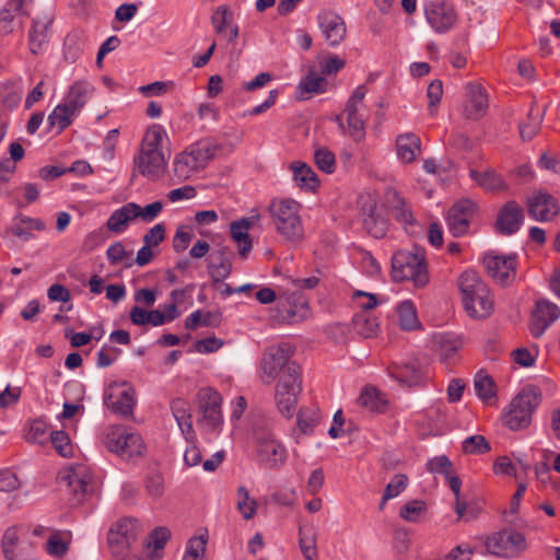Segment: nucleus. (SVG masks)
Listing matches in <instances>:
<instances>
[{"mask_svg": "<svg viewBox=\"0 0 560 560\" xmlns=\"http://www.w3.org/2000/svg\"><path fill=\"white\" fill-rule=\"evenodd\" d=\"M407 476L402 474H398L394 477L393 481L389 482L384 491V501H388L395 497H397L401 491H404L407 487Z\"/></svg>", "mask_w": 560, "mask_h": 560, "instance_id": "774afa93", "label": "nucleus"}, {"mask_svg": "<svg viewBox=\"0 0 560 560\" xmlns=\"http://www.w3.org/2000/svg\"><path fill=\"white\" fill-rule=\"evenodd\" d=\"M392 277L395 281L411 280L423 287L429 281L424 250L417 246L413 250H398L392 258Z\"/></svg>", "mask_w": 560, "mask_h": 560, "instance_id": "39448f33", "label": "nucleus"}, {"mask_svg": "<svg viewBox=\"0 0 560 560\" xmlns=\"http://www.w3.org/2000/svg\"><path fill=\"white\" fill-rule=\"evenodd\" d=\"M399 326L402 330H413L421 327L413 303L409 300L401 302L397 307Z\"/></svg>", "mask_w": 560, "mask_h": 560, "instance_id": "473e14b6", "label": "nucleus"}, {"mask_svg": "<svg viewBox=\"0 0 560 560\" xmlns=\"http://www.w3.org/2000/svg\"><path fill=\"white\" fill-rule=\"evenodd\" d=\"M192 237H194V233H192V230L190 226H188V225L179 226L175 233L174 238H173V249L176 253L184 252L188 247Z\"/></svg>", "mask_w": 560, "mask_h": 560, "instance_id": "0e129e2a", "label": "nucleus"}, {"mask_svg": "<svg viewBox=\"0 0 560 560\" xmlns=\"http://www.w3.org/2000/svg\"><path fill=\"white\" fill-rule=\"evenodd\" d=\"M135 166L139 173L151 179L160 178L166 168V159L162 151L141 149L135 158Z\"/></svg>", "mask_w": 560, "mask_h": 560, "instance_id": "f3484780", "label": "nucleus"}, {"mask_svg": "<svg viewBox=\"0 0 560 560\" xmlns=\"http://www.w3.org/2000/svg\"><path fill=\"white\" fill-rule=\"evenodd\" d=\"M425 509L427 504L424 501L411 500L400 508L399 516L407 522L416 523Z\"/></svg>", "mask_w": 560, "mask_h": 560, "instance_id": "09e8293b", "label": "nucleus"}, {"mask_svg": "<svg viewBox=\"0 0 560 560\" xmlns=\"http://www.w3.org/2000/svg\"><path fill=\"white\" fill-rule=\"evenodd\" d=\"M24 0H10L0 11V33L11 34L14 31V19L22 15Z\"/></svg>", "mask_w": 560, "mask_h": 560, "instance_id": "7c9ffc66", "label": "nucleus"}, {"mask_svg": "<svg viewBox=\"0 0 560 560\" xmlns=\"http://www.w3.org/2000/svg\"><path fill=\"white\" fill-rule=\"evenodd\" d=\"M317 21L329 47H337L343 42L347 35V26L339 14L324 10L318 13Z\"/></svg>", "mask_w": 560, "mask_h": 560, "instance_id": "4468645a", "label": "nucleus"}, {"mask_svg": "<svg viewBox=\"0 0 560 560\" xmlns=\"http://www.w3.org/2000/svg\"><path fill=\"white\" fill-rule=\"evenodd\" d=\"M491 450L489 442L482 435H471L464 440L463 451L466 454H486Z\"/></svg>", "mask_w": 560, "mask_h": 560, "instance_id": "3c124183", "label": "nucleus"}, {"mask_svg": "<svg viewBox=\"0 0 560 560\" xmlns=\"http://www.w3.org/2000/svg\"><path fill=\"white\" fill-rule=\"evenodd\" d=\"M523 221V209L515 201H508L498 213L495 230L502 235H512L520 230Z\"/></svg>", "mask_w": 560, "mask_h": 560, "instance_id": "aec40b11", "label": "nucleus"}, {"mask_svg": "<svg viewBox=\"0 0 560 560\" xmlns=\"http://www.w3.org/2000/svg\"><path fill=\"white\" fill-rule=\"evenodd\" d=\"M347 124L349 129V135L355 140L360 141L364 138V120L361 114H349L347 115Z\"/></svg>", "mask_w": 560, "mask_h": 560, "instance_id": "69168bd1", "label": "nucleus"}, {"mask_svg": "<svg viewBox=\"0 0 560 560\" xmlns=\"http://www.w3.org/2000/svg\"><path fill=\"white\" fill-rule=\"evenodd\" d=\"M483 265L488 275L502 285H508L515 279L516 259L514 255H487L483 258Z\"/></svg>", "mask_w": 560, "mask_h": 560, "instance_id": "2eb2a0df", "label": "nucleus"}, {"mask_svg": "<svg viewBox=\"0 0 560 560\" xmlns=\"http://www.w3.org/2000/svg\"><path fill=\"white\" fill-rule=\"evenodd\" d=\"M362 224L364 230L375 238H382L386 235L387 222L376 213V201L370 195L360 196L358 200Z\"/></svg>", "mask_w": 560, "mask_h": 560, "instance_id": "ddd939ff", "label": "nucleus"}, {"mask_svg": "<svg viewBox=\"0 0 560 560\" xmlns=\"http://www.w3.org/2000/svg\"><path fill=\"white\" fill-rule=\"evenodd\" d=\"M320 416L317 408H301L298 412V425L304 433L313 432V429L319 422Z\"/></svg>", "mask_w": 560, "mask_h": 560, "instance_id": "37998d69", "label": "nucleus"}, {"mask_svg": "<svg viewBox=\"0 0 560 560\" xmlns=\"http://www.w3.org/2000/svg\"><path fill=\"white\" fill-rule=\"evenodd\" d=\"M389 374L393 378L407 386L417 385L421 381V372L418 363L415 361L393 368Z\"/></svg>", "mask_w": 560, "mask_h": 560, "instance_id": "2f4dec72", "label": "nucleus"}, {"mask_svg": "<svg viewBox=\"0 0 560 560\" xmlns=\"http://www.w3.org/2000/svg\"><path fill=\"white\" fill-rule=\"evenodd\" d=\"M59 482L72 493V504L81 503L91 489V474L84 465L72 466L59 474Z\"/></svg>", "mask_w": 560, "mask_h": 560, "instance_id": "f8f14e48", "label": "nucleus"}, {"mask_svg": "<svg viewBox=\"0 0 560 560\" xmlns=\"http://www.w3.org/2000/svg\"><path fill=\"white\" fill-rule=\"evenodd\" d=\"M232 252L228 246H220L211 252L208 257L209 273L214 283L226 279L232 271L231 256Z\"/></svg>", "mask_w": 560, "mask_h": 560, "instance_id": "5701e85b", "label": "nucleus"}, {"mask_svg": "<svg viewBox=\"0 0 560 560\" xmlns=\"http://www.w3.org/2000/svg\"><path fill=\"white\" fill-rule=\"evenodd\" d=\"M440 357L442 361H450L454 358L460 347V341L453 335L443 334L439 337Z\"/></svg>", "mask_w": 560, "mask_h": 560, "instance_id": "c03bdc74", "label": "nucleus"}, {"mask_svg": "<svg viewBox=\"0 0 560 560\" xmlns=\"http://www.w3.org/2000/svg\"><path fill=\"white\" fill-rule=\"evenodd\" d=\"M220 149V145L210 139H202L192 143L176 155L173 163L175 176L179 180L189 179L203 170L217 156Z\"/></svg>", "mask_w": 560, "mask_h": 560, "instance_id": "20e7f679", "label": "nucleus"}, {"mask_svg": "<svg viewBox=\"0 0 560 560\" xmlns=\"http://www.w3.org/2000/svg\"><path fill=\"white\" fill-rule=\"evenodd\" d=\"M237 497V510L245 520H250L256 513V501L249 498L248 490L243 486L238 487Z\"/></svg>", "mask_w": 560, "mask_h": 560, "instance_id": "49530a36", "label": "nucleus"}, {"mask_svg": "<svg viewBox=\"0 0 560 560\" xmlns=\"http://www.w3.org/2000/svg\"><path fill=\"white\" fill-rule=\"evenodd\" d=\"M327 80L324 74H318L317 71L311 68L305 78L300 82L299 88L306 93H324L327 88Z\"/></svg>", "mask_w": 560, "mask_h": 560, "instance_id": "4c0bfd02", "label": "nucleus"}, {"mask_svg": "<svg viewBox=\"0 0 560 560\" xmlns=\"http://www.w3.org/2000/svg\"><path fill=\"white\" fill-rule=\"evenodd\" d=\"M358 402L360 406L371 411H381L385 405V400L381 397V393L373 386H366L361 392Z\"/></svg>", "mask_w": 560, "mask_h": 560, "instance_id": "a19ab883", "label": "nucleus"}, {"mask_svg": "<svg viewBox=\"0 0 560 560\" xmlns=\"http://www.w3.org/2000/svg\"><path fill=\"white\" fill-rule=\"evenodd\" d=\"M295 347L282 342L267 348L260 362L261 381L275 387V402L278 411L287 419L293 418L302 393V369L292 360Z\"/></svg>", "mask_w": 560, "mask_h": 560, "instance_id": "f257e3e1", "label": "nucleus"}, {"mask_svg": "<svg viewBox=\"0 0 560 560\" xmlns=\"http://www.w3.org/2000/svg\"><path fill=\"white\" fill-rule=\"evenodd\" d=\"M560 308L546 300L537 301L532 313L530 332L533 337L539 338L545 330L559 318Z\"/></svg>", "mask_w": 560, "mask_h": 560, "instance_id": "a211bd4d", "label": "nucleus"}, {"mask_svg": "<svg viewBox=\"0 0 560 560\" xmlns=\"http://www.w3.org/2000/svg\"><path fill=\"white\" fill-rule=\"evenodd\" d=\"M104 445L122 459H131L143 455L144 443L140 434L128 432L125 427L115 425L107 430L104 435Z\"/></svg>", "mask_w": 560, "mask_h": 560, "instance_id": "0eeeda50", "label": "nucleus"}, {"mask_svg": "<svg viewBox=\"0 0 560 560\" xmlns=\"http://www.w3.org/2000/svg\"><path fill=\"white\" fill-rule=\"evenodd\" d=\"M291 167L296 185L306 191H315L319 186V180L312 167L301 162L292 164Z\"/></svg>", "mask_w": 560, "mask_h": 560, "instance_id": "c756f323", "label": "nucleus"}, {"mask_svg": "<svg viewBox=\"0 0 560 560\" xmlns=\"http://www.w3.org/2000/svg\"><path fill=\"white\" fill-rule=\"evenodd\" d=\"M256 455L258 463L266 468L276 469L287 462V450L271 432H256Z\"/></svg>", "mask_w": 560, "mask_h": 560, "instance_id": "1a4fd4ad", "label": "nucleus"}, {"mask_svg": "<svg viewBox=\"0 0 560 560\" xmlns=\"http://www.w3.org/2000/svg\"><path fill=\"white\" fill-rule=\"evenodd\" d=\"M427 95L429 98L428 110L430 115L434 116L436 114V106L441 102L443 95V83L441 80H433L427 91Z\"/></svg>", "mask_w": 560, "mask_h": 560, "instance_id": "680f3d73", "label": "nucleus"}, {"mask_svg": "<svg viewBox=\"0 0 560 560\" xmlns=\"http://www.w3.org/2000/svg\"><path fill=\"white\" fill-rule=\"evenodd\" d=\"M299 545L305 560H314L317 557L315 536H305L301 527L299 529Z\"/></svg>", "mask_w": 560, "mask_h": 560, "instance_id": "052dcab7", "label": "nucleus"}, {"mask_svg": "<svg viewBox=\"0 0 560 560\" xmlns=\"http://www.w3.org/2000/svg\"><path fill=\"white\" fill-rule=\"evenodd\" d=\"M232 14L224 5L219 7L212 14L211 23L217 33H223V31L231 24Z\"/></svg>", "mask_w": 560, "mask_h": 560, "instance_id": "338daca9", "label": "nucleus"}, {"mask_svg": "<svg viewBox=\"0 0 560 560\" xmlns=\"http://www.w3.org/2000/svg\"><path fill=\"white\" fill-rule=\"evenodd\" d=\"M18 542V529L15 527H9L4 532L1 540L2 551L7 560H19L14 552V548L16 547Z\"/></svg>", "mask_w": 560, "mask_h": 560, "instance_id": "603ef678", "label": "nucleus"}, {"mask_svg": "<svg viewBox=\"0 0 560 560\" xmlns=\"http://www.w3.org/2000/svg\"><path fill=\"white\" fill-rule=\"evenodd\" d=\"M470 176L478 183L479 186L487 190L499 191L508 188L503 178L493 171L479 173L471 171Z\"/></svg>", "mask_w": 560, "mask_h": 560, "instance_id": "f704fd0d", "label": "nucleus"}, {"mask_svg": "<svg viewBox=\"0 0 560 560\" xmlns=\"http://www.w3.org/2000/svg\"><path fill=\"white\" fill-rule=\"evenodd\" d=\"M138 520L124 518L113 526L107 536L108 547L115 557H124L133 551L141 534Z\"/></svg>", "mask_w": 560, "mask_h": 560, "instance_id": "6e6552de", "label": "nucleus"}, {"mask_svg": "<svg viewBox=\"0 0 560 560\" xmlns=\"http://www.w3.org/2000/svg\"><path fill=\"white\" fill-rule=\"evenodd\" d=\"M397 155L405 163H411L421 152V141L415 133L400 135L396 140Z\"/></svg>", "mask_w": 560, "mask_h": 560, "instance_id": "c85d7f7f", "label": "nucleus"}, {"mask_svg": "<svg viewBox=\"0 0 560 560\" xmlns=\"http://www.w3.org/2000/svg\"><path fill=\"white\" fill-rule=\"evenodd\" d=\"M394 219L401 224H413L415 218L411 210L407 207L406 201L396 196V203L392 207Z\"/></svg>", "mask_w": 560, "mask_h": 560, "instance_id": "13d9d810", "label": "nucleus"}, {"mask_svg": "<svg viewBox=\"0 0 560 560\" xmlns=\"http://www.w3.org/2000/svg\"><path fill=\"white\" fill-rule=\"evenodd\" d=\"M464 308L476 319H485L493 312V300L487 284L477 272L464 271L458 278Z\"/></svg>", "mask_w": 560, "mask_h": 560, "instance_id": "f03ea898", "label": "nucleus"}, {"mask_svg": "<svg viewBox=\"0 0 560 560\" xmlns=\"http://www.w3.org/2000/svg\"><path fill=\"white\" fill-rule=\"evenodd\" d=\"M170 537L171 532L166 527H156L150 533L143 545L147 548L153 546L155 550L163 549Z\"/></svg>", "mask_w": 560, "mask_h": 560, "instance_id": "bf43d9fd", "label": "nucleus"}, {"mask_svg": "<svg viewBox=\"0 0 560 560\" xmlns=\"http://www.w3.org/2000/svg\"><path fill=\"white\" fill-rule=\"evenodd\" d=\"M45 229L46 225L43 220L20 213L14 217L8 231L22 241H28L33 237V231H44Z\"/></svg>", "mask_w": 560, "mask_h": 560, "instance_id": "a878e982", "label": "nucleus"}, {"mask_svg": "<svg viewBox=\"0 0 560 560\" xmlns=\"http://www.w3.org/2000/svg\"><path fill=\"white\" fill-rule=\"evenodd\" d=\"M427 469L432 474L450 477L453 474V464L445 455L435 456L427 463Z\"/></svg>", "mask_w": 560, "mask_h": 560, "instance_id": "4d7b16f0", "label": "nucleus"}, {"mask_svg": "<svg viewBox=\"0 0 560 560\" xmlns=\"http://www.w3.org/2000/svg\"><path fill=\"white\" fill-rule=\"evenodd\" d=\"M542 114L533 106L527 115V120L518 125L520 136L524 141H530L540 130Z\"/></svg>", "mask_w": 560, "mask_h": 560, "instance_id": "72a5a7b5", "label": "nucleus"}, {"mask_svg": "<svg viewBox=\"0 0 560 560\" xmlns=\"http://www.w3.org/2000/svg\"><path fill=\"white\" fill-rule=\"evenodd\" d=\"M486 547L492 555L511 558L525 550L526 539L521 532L503 529L488 537Z\"/></svg>", "mask_w": 560, "mask_h": 560, "instance_id": "9d476101", "label": "nucleus"}, {"mask_svg": "<svg viewBox=\"0 0 560 560\" xmlns=\"http://www.w3.org/2000/svg\"><path fill=\"white\" fill-rule=\"evenodd\" d=\"M474 386L477 396L483 401H487L497 395V386L493 378L490 375L485 374L482 371L476 374Z\"/></svg>", "mask_w": 560, "mask_h": 560, "instance_id": "e433bc0d", "label": "nucleus"}, {"mask_svg": "<svg viewBox=\"0 0 560 560\" xmlns=\"http://www.w3.org/2000/svg\"><path fill=\"white\" fill-rule=\"evenodd\" d=\"M130 208L133 211L132 215L135 217V219L141 218V220L144 222H151L162 211L163 202L154 201V202L145 206L144 208H142L141 206H139L136 202H131Z\"/></svg>", "mask_w": 560, "mask_h": 560, "instance_id": "de8ad7c7", "label": "nucleus"}, {"mask_svg": "<svg viewBox=\"0 0 560 560\" xmlns=\"http://www.w3.org/2000/svg\"><path fill=\"white\" fill-rule=\"evenodd\" d=\"M74 112L69 108L65 103L56 106L52 113L48 116V124L50 127L57 126L59 132L63 131L71 122Z\"/></svg>", "mask_w": 560, "mask_h": 560, "instance_id": "ea45409f", "label": "nucleus"}, {"mask_svg": "<svg viewBox=\"0 0 560 560\" xmlns=\"http://www.w3.org/2000/svg\"><path fill=\"white\" fill-rule=\"evenodd\" d=\"M354 326L359 334L365 338L373 337L378 331V323L375 317L365 314H358L354 317Z\"/></svg>", "mask_w": 560, "mask_h": 560, "instance_id": "8fccbe9b", "label": "nucleus"}, {"mask_svg": "<svg viewBox=\"0 0 560 560\" xmlns=\"http://www.w3.org/2000/svg\"><path fill=\"white\" fill-rule=\"evenodd\" d=\"M542 393L536 385L525 386L509 404L502 420L512 431L526 429L532 423L533 413L541 402Z\"/></svg>", "mask_w": 560, "mask_h": 560, "instance_id": "7ed1b4c3", "label": "nucleus"}, {"mask_svg": "<svg viewBox=\"0 0 560 560\" xmlns=\"http://www.w3.org/2000/svg\"><path fill=\"white\" fill-rule=\"evenodd\" d=\"M448 481L450 488L455 495V506L454 510L459 517H465L469 515L470 518L475 517L472 513H470L467 509L465 502L460 501V487L462 480L457 476L450 475V477H445Z\"/></svg>", "mask_w": 560, "mask_h": 560, "instance_id": "a18cd8bd", "label": "nucleus"}, {"mask_svg": "<svg viewBox=\"0 0 560 560\" xmlns=\"http://www.w3.org/2000/svg\"><path fill=\"white\" fill-rule=\"evenodd\" d=\"M253 224L252 219L242 218L230 224L231 237L238 244V254L246 258L253 248V242L249 237V229Z\"/></svg>", "mask_w": 560, "mask_h": 560, "instance_id": "393cba45", "label": "nucleus"}, {"mask_svg": "<svg viewBox=\"0 0 560 560\" xmlns=\"http://www.w3.org/2000/svg\"><path fill=\"white\" fill-rule=\"evenodd\" d=\"M300 205L290 199L273 200L269 206L277 231L289 242L303 240L304 230L299 214Z\"/></svg>", "mask_w": 560, "mask_h": 560, "instance_id": "423d86ee", "label": "nucleus"}, {"mask_svg": "<svg viewBox=\"0 0 560 560\" xmlns=\"http://www.w3.org/2000/svg\"><path fill=\"white\" fill-rule=\"evenodd\" d=\"M425 19L438 33L450 31L456 21L454 9L442 2H430L425 5Z\"/></svg>", "mask_w": 560, "mask_h": 560, "instance_id": "6ab92c4d", "label": "nucleus"}, {"mask_svg": "<svg viewBox=\"0 0 560 560\" xmlns=\"http://www.w3.org/2000/svg\"><path fill=\"white\" fill-rule=\"evenodd\" d=\"M135 394L132 387L125 388L117 395L108 393L105 394L104 402L113 412L129 418L133 415L136 405Z\"/></svg>", "mask_w": 560, "mask_h": 560, "instance_id": "b1692460", "label": "nucleus"}, {"mask_svg": "<svg viewBox=\"0 0 560 560\" xmlns=\"http://www.w3.org/2000/svg\"><path fill=\"white\" fill-rule=\"evenodd\" d=\"M50 440L56 451L63 457L72 454L70 439L65 431H55L50 434Z\"/></svg>", "mask_w": 560, "mask_h": 560, "instance_id": "e2e57ef3", "label": "nucleus"}, {"mask_svg": "<svg viewBox=\"0 0 560 560\" xmlns=\"http://www.w3.org/2000/svg\"><path fill=\"white\" fill-rule=\"evenodd\" d=\"M476 211V205L469 199H463L453 205L447 213V225L455 237L467 233L470 220Z\"/></svg>", "mask_w": 560, "mask_h": 560, "instance_id": "dca6fc26", "label": "nucleus"}, {"mask_svg": "<svg viewBox=\"0 0 560 560\" xmlns=\"http://www.w3.org/2000/svg\"><path fill=\"white\" fill-rule=\"evenodd\" d=\"M207 539L203 536L189 539L183 560H202Z\"/></svg>", "mask_w": 560, "mask_h": 560, "instance_id": "6e6d98bb", "label": "nucleus"}, {"mask_svg": "<svg viewBox=\"0 0 560 560\" xmlns=\"http://www.w3.org/2000/svg\"><path fill=\"white\" fill-rule=\"evenodd\" d=\"M93 91L94 88L89 82L77 81L70 86L63 103L77 113L85 105Z\"/></svg>", "mask_w": 560, "mask_h": 560, "instance_id": "cd10ccee", "label": "nucleus"}, {"mask_svg": "<svg viewBox=\"0 0 560 560\" xmlns=\"http://www.w3.org/2000/svg\"><path fill=\"white\" fill-rule=\"evenodd\" d=\"M164 130L160 125H153L148 129L142 140L141 149H152V151H161Z\"/></svg>", "mask_w": 560, "mask_h": 560, "instance_id": "5fc2aeb1", "label": "nucleus"}, {"mask_svg": "<svg viewBox=\"0 0 560 560\" xmlns=\"http://www.w3.org/2000/svg\"><path fill=\"white\" fill-rule=\"evenodd\" d=\"M198 400L199 411L202 415L200 424L210 431L219 429L223 422L222 396L213 388L207 387L199 390Z\"/></svg>", "mask_w": 560, "mask_h": 560, "instance_id": "9b49d317", "label": "nucleus"}, {"mask_svg": "<svg viewBox=\"0 0 560 560\" xmlns=\"http://www.w3.org/2000/svg\"><path fill=\"white\" fill-rule=\"evenodd\" d=\"M466 102L464 104V116L467 119L477 120L481 118L488 108V95L485 89L477 83H468L465 88Z\"/></svg>", "mask_w": 560, "mask_h": 560, "instance_id": "412c9836", "label": "nucleus"}, {"mask_svg": "<svg viewBox=\"0 0 560 560\" xmlns=\"http://www.w3.org/2000/svg\"><path fill=\"white\" fill-rule=\"evenodd\" d=\"M527 207L528 214L538 221H551L559 212L556 199L544 191L528 199Z\"/></svg>", "mask_w": 560, "mask_h": 560, "instance_id": "4be33fe9", "label": "nucleus"}, {"mask_svg": "<svg viewBox=\"0 0 560 560\" xmlns=\"http://www.w3.org/2000/svg\"><path fill=\"white\" fill-rule=\"evenodd\" d=\"M52 24L51 18L34 19L28 33V43L32 54L42 51L43 45L48 42L49 27Z\"/></svg>", "mask_w": 560, "mask_h": 560, "instance_id": "bb28decb", "label": "nucleus"}, {"mask_svg": "<svg viewBox=\"0 0 560 560\" xmlns=\"http://www.w3.org/2000/svg\"><path fill=\"white\" fill-rule=\"evenodd\" d=\"M26 442L33 444H44L48 440V425L42 419L31 421L24 433Z\"/></svg>", "mask_w": 560, "mask_h": 560, "instance_id": "79ce46f5", "label": "nucleus"}, {"mask_svg": "<svg viewBox=\"0 0 560 560\" xmlns=\"http://www.w3.org/2000/svg\"><path fill=\"white\" fill-rule=\"evenodd\" d=\"M130 206L131 202H128L110 214L107 221V228L109 231L120 233L126 229L128 223L135 219L132 215L133 211L131 210Z\"/></svg>", "mask_w": 560, "mask_h": 560, "instance_id": "c9c22d12", "label": "nucleus"}, {"mask_svg": "<svg viewBox=\"0 0 560 560\" xmlns=\"http://www.w3.org/2000/svg\"><path fill=\"white\" fill-rule=\"evenodd\" d=\"M278 310L282 320L290 324L304 319L308 314V307L306 303H301L300 310H298V305H292L289 303V301H280L278 304Z\"/></svg>", "mask_w": 560, "mask_h": 560, "instance_id": "58836bf2", "label": "nucleus"}, {"mask_svg": "<svg viewBox=\"0 0 560 560\" xmlns=\"http://www.w3.org/2000/svg\"><path fill=\"white\" fill-rule=\"evenodd\" d=\"M314 160L317 167L327 173L331 174L336 168L335 154L326 148L317 149L314 153Z\"/></svg>", "mask_w": 560, "mask_h": 560, "instance_id": "864d4df0", "label": "nucleus"}]
</instances>
